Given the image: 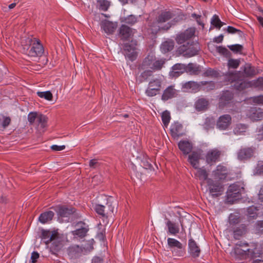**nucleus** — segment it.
I'll return each instance as SVG.
<instances>
[{"instance_id":"f257e3e1","label":"nucleus","mask_w":263,"mask_h":263,"mask_svg":"<svg viewBox=\"0 0 263 263\" xmlns=\"http://www.w3.org/2000/svg\"><path fill=\"white\" fill-rule=\"evenodd\" d=\"M174 13L170 11H162L157 17L156 20L153 22H148V26L152 31L157 32L159 31L168 30L176 22Z\"/></svg>"},{"instance_id":"f03ea898","label":"nucleus","mask_w":263,"mask_h":263,"mask_svg":"<svg viewBox=\"0 0 263 263\" xmlns=\"http://www.w3.org/2000/svg\"><path fill=\"white\" fill-rule=\"evenodd\" d=\"M23 52L30 57H41L44 53V47L40 41L36 38L27 37L22 42Z\"/></svg>"},{"instance_id":"7ed1b4c3","label":"nucleus","mask_w":263,"mask_h":263,"mask_svg":"<svg viewBox=\"0 0 263 263\" xmlns=\"http://www.w3.org/2000/svg\"><path fill=\"white\" fill-rule=\"evenodd\" d=\"M257 247V243L256 242L247 243L240 241L235 244L231 254L235 256H248L253 258L255 256Z\"/></svg>"},{"instance_id":"20e7f679","label":"nucleus","mask_w":263,"mask_h":263,"mask_svg":"<svg viewBox=\"0 0 263 263\" xmlns=\"http://www.w3.org/2000/svg\"><path fill=\"white\" fill-rule=\"evenodd\" d=\"M40 237L41 241L46 245L51 243V249L55 251L60 249L61 245V239L57 230L50 231L42 229Z\"/></svg>"},{"instance_id":"39448f33","label":"nucleus","mask_w":263,"mask_h":263,"mask_svg":"<svg viewBox=\"0 0 263 263\" xmlns=\"http://www.w3.org/2000/svg\"><path fill=\"white\" fill-rule=\"evenodd\" d=\"M93 249L92 244H89L88 246L71 244L67 248L66 253L69 259L74 261L88 254Z\"/></svg>"},{"instance_id":"423d86ee","label":"nucleus","mask_w":263,"mask_h":263,"mask_svg":"<svg viewBox=\"0 0 263 263\" xmlns=\"http://www.w3.org/2000/svg\"><path fill=\"white\" fill-rule=\"evenodd\" d=\"M164 63V61L163 59L157 60L154 54L149 53L144 59L138 69L140 70L147 69L159 70L161 69Z\"/></svg>"},{"instance_id":"0eeeda50","label":"nucleus","mask_w":263,"mask_h":263,"mask_svg":"<svg viewBox=\"0 0 263 263\" xmlns=\"http://www.w3.org/2000/svg\"><path fill=\"white\" fill-rule=\"evenodd\" d=\"M224 81L230 84L236 90L241 91L249 86V83L239 79V73L237 72H228L224 76Z\"/></svg>"},{"instance_id":"6e6552de","label":"nucleus","mask_w":263,"mask_h":263,"mask_svg":"<svg viewBox=\"0 0 263 263\" xmlns=\"http://www.w3.org/2000/svg\"><path fill=\"white\" fill-rule=\"evenodd\" d=\"M200 50L199 43L192 40L185 44L181 45L177 48L179 53L187 58H191L198 54Z\"/></svg>"},{"instance_id":"1a4fd4ad","label":"nucleus","mask_w":263,"mask_h":263,"mask_svg":"<svg viewBox=\"0 0 263 263\" xmlns=\"http://www.w3.org/2000/svg\"><path fill=\"white\" fill-rule=\"evenodd\" d=\"M243 187L238 182L234 183L229 186L226 193V202L232 204L241 198V191Z\"/></svg>"},{"instance_id":"9d476101","label":"nucleus","mask_w":263,"mask_h":263,"mask_svg":"<svg viewBox=\"0 0 263 263\" xmlns=\"http://www.w3.org/2000/svg\"><path fill=\"white\" fill-rule=\"evenodd\" d=\"M195 28L190 27L184 31L178 32L175 38L176 43L181 45L192 41L195 36Z\"/></svg>"},{"instance_id":"9b49d317","label":"nucleus","mask_w":263,"mask_h":263,"mask_svg":"<svg viewBox=\"0 0 263 263\" xmlns=\"http://www.w3.org/2000/svg\"><path fill=\"white\" fill-rule=\"evenodd\" d=\"M137 45V41L136 40H132L129 43L123 44V51L126 60L133 62L137 59L138 55Z\"/></svg>"},{"instance_id":"f8f14e48","label":"nucleus","mask_w":263,"mask_h":263,"mask_svg":"<svg viewBox=\"0 0 263 263\" xmlns=\"http://www.w3.org/2000/svg\"><path fill=\"white\" fill-rule=\"evenodd\" d=\"M167 243L168 248L172 251L173 254L175 256L181 257L183 256L185 253V249L183 245L178 240L168 238Z\"/></svg>"},{"instance_id":"ddd939ff","label":"nucleus","mask_w":263,"mask_h":263,"mask_svg":"<svg viewBox=\"0 0 263 263\" xmlns=\"http://www.w3.org/2000/svg\"><path fill=\"white\" fill-rule=\"evenodd\" d=\"M207 186L209 194L213 197H217L222 194L223 185L218 180L209 178L208 179Z\"/></svg>"},{"instance_id":"4468645a","label":"nucleus","mask_w":263,"mask_h":263,"mask_svg":"<svg viewBox=\"0 0 263 263\" xmlns=\"http://www.w3.org/2000/svg\"><path fill=\"white\" fill-rule=\"evenodd\" d=\"M73 209H68L63 206H59L56 211L58 218L62 222H68L73 213Z\"/></svg>"},{"instance_id":"2eb2a0df","label":"nucleus","mask_w":263,"mask_h":263,"mask_svg":"<svg viewBox=\"0 0 263 263\" xmlns=\"http://www.w3.org/2000/svg\"><path fill=\"white\" fill-rule=\"evenodd\" d=\"M227 230L229 232L232 233L234 239L239 240L247 234L248 228L246 224L242 223Z\"/></svg>"},{"instance_id":"dca6fc26","label":"nucleus","mask_w":263,"mask_h":263,"mask_svg":"<svg viewBox=\"0 0 263 263\" xmlns=\"http://www.w3.org/2000/svg\"><path fill=\"white\" fill-rule=\"evenodd\" d=\"M79 228L71 232L73 238L77 239H82L84 238L89 231L88 226L85 222L80 221L77 223Z\"/></svg>"},{"instance_id":"f3484780","label":"nucleus","mask_w":263,"mask_h":263,"mask_svg":"<svg viewBox=\"0 0 263 263\" xmlns=\"http://www.w3.org/2000/svg\"><path fill=\"white\" fill-rule=\"evenodd\" d=\"M136 32V29H133L125 25H122L118 29V35L121 40L125 41L133 36Z\"/></svg>"},{"instance_id":"a211bd4d","label":"nucleus","mask_w":263,"mask_h":263,"mask_svg":"<svg viewBox=\"0 0 263 263\" xmlns=\"http://www.w3.org/2000/svg\"><path fill=\"white\" fill-rule=\"evenodd\" d=\"M228 174L229 171L227 167L221 164L218 165L212 172L213 177L218 181L225 180L228 177Z\"/></svg>"},{"instance_id":"6ab92c4d","label":"nucleus","mask_w":263,"mask_h":263,"mask_svg":"<svg viewBox=\"0 0 263 263\" xmlns=\"http://www.w3.org/2000/svg\"><path fill=\"white\" fill-rule=\"evenodd\" d=\"M202 154V150L200 148L191 152L188 156L187 160L193 168L199 166V160Z\"/></svg>"},{"instance_id":"aec40b11","label":"nucleus","mask_w":263,"mask_h":263,"mask_svg":"<svg viewBox=\"0 0 263 263\" xmlns=\"http://www.w3.org/2000/svg\"><path fill=\"white\" fill-rule=\"evenodd\" d=\"M232 118L230 115L226 114L219 117L217 121V128L220 130H226L231 124Z\"/></svg>"},{"instance_id":"412c9836","label":"nucleus","mask_w":263,"mask_h":263,"mask_svg":"<svg viewBox=\"0 0 263 263\" xmlns=\"http://www.w3.org/2000/svg\"><path fill=\"white\" fill-rule=\"evenodd\" d=\"M220 155V152L216 149H210L205 156V161L207 164L212 165L218 161Z\"/></svg>"},{"instance_id":"4be33fe9","label":"nucleus","mask_w":263,"mask_h":263,"mask_svg":"<svg viewBox=\"0 0 263 263\" xmlns=\"http://www.w3.org/2000/svg\"><path fill=\"white\" fill-rule=\"evenodd\" d=\"M233 93L229 90L222 91L219 98V106L223 107L229 104L233 99Z\"/></svg>"},{"instance_id":"5701e85b","label":"nucleus","mask_w":263,"mask_h":263,"mask_svg":"<svg viewBox=\"0 0 263 263\" xmlns=\"http://www.w3.org/2000/svg\"><path fill=\"white\" fill-rule=\"evenodd\" d=\"M117 27L116 23H113L108 20L102 21L101 23V29L108 35L112 34Z\"/></svg>"},{"instance_id":"b1692460","label":"nucleus","mask_w":263,"mask_h":263,"mask_svg":"<svg viewBox=\"0 0 263 263\" xmlns=\"http://www.w3.org/2000/svg\"><path fill=\"white\" fill-rule=\"evenodd\" d=\"M178 146L179 149L185 155H187L192 152V150L193 147L192 142L187 139L181 140L178 142Z\"/></svg>"},{"instance_id":"393cba45","label":"nucleus","mask_w":263,"mask_h":263,"mask_svg":"<svg viewBox=\"0 0 263 263\" xmlns=\"http://www.w3.org/2000/svg\"><path fill=\"white\" fill-rule=\"evenodd\" d=\"M188 252L193 258H197L200 256V249L195 241L192 238L189 240Z\"/></svg>"},{"instance_id":"a878e982","label":"nucleus","mask_w":263,"mask_h":263,"mask_svg":"<svg viewBox=\"0 0 263 263\" xmlns=\"http://www.w3.org/2000/svg\"><path fill=\"white\" fill-rule=\"evenodd\" d=\"M240 213L239 211H236L231 213L227 222V229L238 225L240 222Z\"/></svg>"},{"instance_id":"bb28decb","label":"nucleus","mask_w":263,"mask_h":263,"mask_svg":"<svg viewBox=\"0 0 263 263\" xmlns=\"http://www.w3.org/2000/svg\"><path fill=\"white\" fill-rule=\"evenodd\" d=\"M253 153L254 149L251 147L241 148L237 152V158L240 160H245L250 158Z\"/></svg>"},{"instance_id":"cd10ccee","label":"nucleus","mask_w":263,"mask_h":263,"mask_svg":"<svg viewBox=\"0 0 263 263\" xmlns=\"http://www.w3.org/2000/svg\"><path fill=\"white\" fill-rule=\"evenodd\" d=\"M200 82H196L189 81L185 83L182 86L184 91L189 92H196L200 91Z\"/></svg>"},{"instance_id":"c85d7f7f","label":"nucleus","mask_w":263,"mask_h":263,"mask_svg":"<svg viewBox=\"0 0 263 263\" xmlns=\"http://www.w3.org/2000/svg\"><path fill=\"white\" fill-rule=\"evenodd\" d=\"M177 92L178 91L174 88V86H169L164 90L161 96V99L164 101H166L175 98L177 96Z\"/></svg>"},{"instance_id":"c756f323","label":"nucleus","mask_w":263,"mask_h":263,"mask_svg":"<svg viewBox=\"0 0 263 263\" xmlns=\"http://www.w3.org/2000/svg\"><path fill=\"white\" fill-rule=\"evenodd\" d=\"M170 131L172 136L174 138H178L179 137L182 136L183 134V126L179 122H175L171 124Z\"/></svg>"},{"instance_id":"7c9ffc66","label":"nucleus","mask_w":263,"mask_h":263,"mask_svg":"<svg viewBox=\"0 0 263 263\" xmlns=\"http://www.w3.org/2000/svg\"><path fill=\"white\" fill-rule=\"evenodd\" d=\"M194 168L196 170L194 173L195 177L203 181L205 180L208 181V179H209L208 178L209 174L204 166L201 167L198 166L197 168Z\"/></svg>"},{"instance_id":"2f4dec72","label":"nucleus","mask_w":263,"mask_h":263,"mask_svg":"<svg viewBox=\"0 0 263 263\" xmlns=\"http://www.w3.org/2000/svg\"><path fill=\"white\" fill-rule=\"evenodd\" d=\"M247 116L253 121H259L263 118V111L259 108H251L250 114H247Z\"/></svg>"},{"instance_id":"473e14b6","label":"nucleus","mask_w":263,"mask_h":263,"mask_svg":"<svg viewBox=\"0 0 263 263\" xmlns=\"http://www.w3.org/2000/svg\"><path fill=\"white\" fill-rule=\"evenodd\" d=\"M184 71H186V65L177 63L173 66L171 76L173 77H178Z\"/></svg>"},{"instance_id":"72a5a7b5","label":"nucleus","mask_w":263,"mask_h":263,"mask_svg":"<svg viewBox=\"0 0 263 263\" xmlns=\"http://www.w3.org/2000/svg\"><path fill=\"white\" fill-rule=\"evenodd\" d=\"M109 211L105 213V206L100 204H96L94 209L96 213L102 217H107L108 215H111L114 212V208L111 205H109Z\"/></svg>"},{"instance_id":"f704fd0d","label":"nucleus","mask_w":263,"mask_h":263,"mask_svg":"<svg viewBox=\"0 0 263 263\" xmlns=\"http://www.w3.org/2000/svg\"><path fill=\"white\" fill-rule=\"evenodd\" d=\"M208 101L203 98H199L195 102V108L197 111H204L208 108Z\"/></svg>"},{"instance_id":"c9c22d12","label":"nucleus","mask_w":263,"mask_h":263,"mask_svg":"<svg viewBox=\"0 0 263 263\" xmlns=\"http://www.w3.org/2000/svg\"><path fill=\"white\" fill-rule=\"evenodd\" d=\"M54 215V213L51 211L45 212L40 214L39 217V221L42 224H45L51 221Z\"/></svg>"},{"instance_id":"e433bc0d","label":"nucleus","mask_w":263,"mask_h":263,"mask_svg":"<svg viewBox=\"0 0 263 263\" xmlns=\"http://www.w3.org/2000/svg\"><path fill=\"white\" fill-rule=\"evenodd\" d=\"M168 228V233L173 235H175L179 232V225L170 220H167L165 223Z\"/></svg>"},{"instance_id":"4c0bfd02","label":"nucleus","mask_w":263,"mask_h":263,"mask_svg":"<svg viewBox=\"0 0 263 263\" xmlns=\"http://www.w3.org/2000/svg\"><path fill=\"white\" fill-rule=\"evenodd\" d=\"M174 47V42L172 40H167L163 42L160 46V50L163 53L172 50Z\"/></svg>"},{"instance_id":"58836bf2","label":"nucleus","mask_w":263,"mask_h":263,"mask_svg":"<svg viewBox=\"0 0 263 263\" xmlns=\"http://www.w3.org/2000/svg\"><path fill=\"white\" fill-rule=\"evenodd\" d=\"M215 87V82L213 81H201L200 90H202L204 91H209L213 90Z\"/></svg>"},{"instance_id":"ea45409f","label":"nucleus","mask_w":263,"mask_h":263,"mask_svg":"<svg viewBox=\"0 0 263 263\" xmlns=\"http://www.w3.org/2000/svg\"><path fill=\"white\" fill-rule=\"evenodd\" d=\"M215 125V119L213 116H209L205 119L202 124L203 128L206 131L213 129Z\"/></svg>"},{"instance_id":"a19ab883","label":"nucleus","mask_w":263,"mask_h":263,"mask_svg":"<svg viewBox=\"0 0 263 263\" xmlns=\"http://www.w3.org/2000/svg\"><path fill=\"white\" fill-rule=\"evenodd\" d=\"M200 66L196 64L192 63L186 65V71L191 74H197L200 72Z\"/></svg>"},{"instance_id":"79ce46f5","label":"nucleus","mask_w":263,"mask_h":263,"mask_svg":"<svg viewBox=\"0 0 263 263\" xmlns=\"http://www.w3.org/2000/svg\"><path fill=\"white\" fill-rule=\"evenodd\" d=\"M259 209L257 206L252 205L247 209V216L249 218H256Z\"/></svg>"},{"instance_id":"37998d69","label":"nucleus","mask_w":263,"mask_h":263,"mask_svg":"<svg viewBox=\"0 0 263 263\" xmlns=\"http://www.w3.org/2000/svg\"><path fill=\"white\" fill-rule=\"evenodd\" d=\"M97 8L101 11H106L110 6V2L107 0H98Z\"/></svg>"},{"instance_id":"c03bdc74","label":"nucleus","mask_w":263,"mask_h":263,"mask_svg":"<svg viewBox=\"0 0 263 263\" xmlns=\"http://www.w3.org/2000/svg\"><path fill=\"white\" fill-rule=\"evenodd\" d=\"M47 120L46 116L42 114L38 115L36 121L38 128L44 129L47 125Z\"/></svg>"},{"instance_id":"a18cd8bd","label":"nucleus","mask_w":263,"mask_h":263,"mask_svg":"<svg viewBox=\"0 0 263 263\" xmlns=\"http://www.w3.org/2000/svg\"><path fill=\"white\" fill-rule=\"evenodd\" d=\"M248 127L243 124H237L233 129V133L235 135H240L246 132Z\"/></svg>"},{"instance_id":"49530a36","label":"nucleus","mask_w":263,"mask_h":263,"mask_svg":"<svg viewBox=\"0 0 263 263\" xmlns=\"http://www.w3.org/2000/svg\"><path fill=\"white\" fill-rule=\"evenodd\" d=\"M162 82L160 79L155 78L151 80L148 85L152 87L153 88H156V90L160 91L161 88Z\"/></svg>"},{"instance_id":"de8ad7c7","label":"nucleus","mask_w":263,"mask_h":263,"mask_svg":"<svg viewBox=\"0 0 263 263\" xmlns=\"http://www.w3.org/2000/svg\"><path fill=\"white\" fill-rule=\"evenodd\" d=\"M161 120L163 123L164 126L166 127L170 122L171 115L170 111L165 110L161 114Z\"/></svg>"},{"instance_id":"09e8293b","label":"nucleus","mask_w":263,"mask_h":263,"mask_svg":"<svg viewBox=\"0 0 263 263\" xmlns=\"http://www.w3.org/2000/svg\"><path fill=\"white\" fill-rule=\"evenodd\" d=\"M211 23L214 27L220 29L224 24V23L220 21L218 15L214 14L211 20Z\"/></svg>"},{"instance_id":"8fccbe9b","label":"nucleus","mask_w":263,"mask_h":263,"mask_svg":"<svg viewBox=\"0 0 263 263\" xmlns=\"http://www.w3.org/2000/svg\"><path fill=\"white\" fill-rule=\"evenodd\" d=\"M138 18L134 15H129L124 18L123 22L129 25L133 26L137 22Z\"/></svg>"},{"instance_id":"3c124183","label":"nucleus","mask_w":263,"mask_h":263,"mask_svg":"<svg viewBox=\"0 0 263 263\" xmlns=\"http://www.w3.org/2000/svg\"><path fill=\"white\" fill-rule=\"evenodd\" d=\"M37 96L41 98H44L47 101H51L52 99V94L50 91H37Z\"/></svg>"},{"instance_id":"603ef678","label":"nucleus","mask_w":263,"mask_h":263,"mask_svg":"<svg viewBox=\"0 0 263 263\" xmlns=\"http://www.w3.org/2000/svg\"><path fill=\"white\" fill-rule=\"evenodd\" d=\"M159 93V91L156 90V88H153L152 87L148 85L147 87L145 89V93L146 96L149 97H153L156 96Z\"/></svg>"},{"instance_id":"864d4df0","label":"nucleus","mask_w":263,"mask_h":263,"mask_svg":"<svg viewBox=\"0 0 263 263\" xmlns=\"http://www.w3.org/2000/svg\"><path fill=\"white\" fill-rule=\"evenodd\" d=\"M143 70V72H142L140 76V78H141V82L146 81L149 77L152 75L153 72L154 71L149 69H144Z\"/></svg>"},{"instance_id":"5fc2aeb1","label":"nucleus","mask_w":263,"mask_h":263,"mask_svg":"<svg viewBox=\"0 0 263 263\" xmlns=\"http://www.w3.org/2000/svg\"><path fill=\"white\" fill-rule=\"evenodd\" d=\"M252 84L256 88L263 90V77L258 78L253 81Z\"/></svg>"},{"instance_id":"6e6d98bb","label":"nucleus","mask_w":263,"mask_h":263,"mask_svg":"<svg viewBox=\"0 0 263 263\" xmlns=\"http://www.w3.org/2000/svg\"><path fill=\"white\" fill-rule=\"evenodd\" d=\"M10 122L11 119L9 117L3 116L2 118H0L1 125L4 129L8 127Z\"/></svg>"},{"instance_id":"4d7b16f0","label":"nucleus","mask_w":263,"mask_h":263,"mask_svg":"<svg viewBox=\"0 0 263 263\" xmlns=\"http://www.w3.org/2000/svg\"><path fill=\"white\" fill-rule=\"evenodd\" d=\"M243 72L246 76H252L255 74V70L250 65H246L244 67Z\"/></svg>"},{"instance_id":"13d9d810","label":"nucleus","mask_w":263,"mask_h":263,"mask_svg":"<svg viewBox=\"0 0 263 263\" xmlns=\"http://www.w3.org/2000/svg\"><path fill=\"white\" fill-rule=\"evenodd\" d=\"M37 117H38V115H37L36 112H29V114L28 115V117H27L28 121L29 123V124L32 125L34 123L35 120H37Z\"/></svg>"},{"instance_id":"bf43d9fd","label":"nucleus","mask_w":263,"mask_h":263,"mask_svg":"<svg viewBox=\"0 0 263 263\" xmlns=\"http://www.w3.org/2000/svg\"><path fill=\"white\" fill-rule=\"evenodd\" d=\"M255 174L261 175L263 174V161H259L255 168Z\"/></svg>"},{"instance_id":"052dcab7","label":"nucleus","mask_w":263,"mask_h":263,"mask_svg":"<svg viewBox=\"0 0 263 263\" xmlns=\"http://www.w3.org/2000/svg\"><path fill=\"white\" fill-rule=\"evenodd\" d=\"M239 63L238 60L230 59L228 61V65L230 68L235 69L238 67Z\"/></svg>"},{"instance_id":"680f3d73","label":"nucleus","mask_w":263,"mask_h":263,"mask_svg":"<svg viewBox=\"0 0 263 263\" xmlns=\"http://www.w3.org/2000/svg\"><path fill=\"white\" fill-rule=\"evenodd\" d=\"M203 75L206 77H215L217 75V72L211 68L205 69Z\"/></svg>"},{"instance_id":"e2e57ef3","label":"nucleus","mask_w":263,"mask_h":263,"mask_svg":"<svg viewBox=\"0 0 263 263\" xmlns=\"http://www.w3.org/2000/svg\"><path fill=\"white\" fill-rule=\"evenodd\" d=\"M229 49L234 52H239L242 49V46L239 44H235L228 46Z\"/></svg>"},{"instance_id":"0e129e2a","label":"nucleus","mask_w":263,"mask_h":263,"mask_svg":"<svg viewBox=\"0 0 263 263\" xmlns=\"http://www.w3.org/2000/svg\"><path fill=\"white\" fill-rule=\"evenodd\" d=\"M227 31L228 33L231 34H235L238 33L240 35L242 33V31L239 29H237L232 26H229L227 27Z\"/></svg>"},{"instance_id":"69168bd1","label":"nucleus","mask_w":263,"mask_h":263,"mask_svg":"<svg viewBox=\"0 0 263 263\" xmlns=\"http://www.w3.org/2000/svg\"><path fill=\"white\" fill-rule=\"evenodd\" d=\"M252 101L256 104L263 105V95L253 97Z\"/></svg>"},{"instance_id":"338daca9","label":"nucleus","mask_w":263,"mask_h":263,"mask_svg":"<svg viewBox=\"0 0 263 263\" xmlns=\"http://www.w3.org/2000/svg\"><path fill=\"white\" fill-rule=\"evenodd\" d=\"M216 51L220 54L223 55H227V54L229 52L228 50L226 47H223V46L217 47Z\"/></svg>"},{"instance_id":"774afa93","label":"nucleus","mask_w":263,"mask_h":263,"mask_svg":"<svg viewBox=\"0 0 263 263\" xmlns=\"http://www.w3.org/2000/svg\"><path fill=\"white\" fill-rule=\"evenodd\" d=\"M255 228L258 232L263 231V220H258L255 224Z\"/></svg>"}]
</instances>
